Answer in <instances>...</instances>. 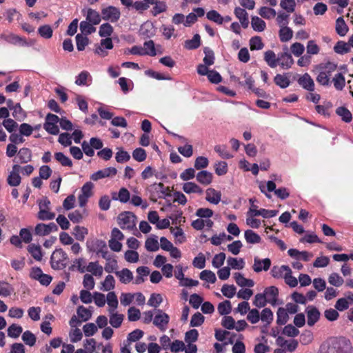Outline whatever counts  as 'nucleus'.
<instances>
[{"mask_svg":"<svg viewBox=\"0 0 353 353\" xmlns=\"http://www.w3.org/2000/svg\"><path fill=\"white\" fill-rule=\"evenodd\" d=\"M102 19L112 23L117 22L121 16L120 10L114 6H108L101 10Z\"/></svg>","mask_w":353,"mask_h":353,"instance_id":"39448f33","label":"nucleus"},{"mask_svg":"<svg viewBox=\"0 0 353 353\" xmlns=\"http://www.w3.org/2000/svg\"><path fill=\"white\" fill-rule=\"evenodd\" d=\"M212 174L208 171L203 170L196 174V180L202 185H208L212 181Z\"/></svg>","mask_w":353,"mask_h":353,"instance_id":"a211bd4d","label":"nucleus"},{"mask_svg":"<svg viewBox=\"0 0 353 353\" xmlns=\"http://www.w3.org/2000/svg\"><path fill=\"white\" fill-rule=\"evenodd\" d=\"M201 45V38L199 34H196L192 39L185 41L184 47L188 50L198 48Z\"/></svg>","mask_w":353,"mask_h":353,"instance_id":"72a5a7b5","label":"nucleus"},{"mask_svg":"<svg viewBox=\"0 0 353 353\" xmlns=\"http://www.w3.org/2000/svg\"><path fill=\"white\" fill-rule=\"evenodd\" d=\"M298 83L305 90L312 92L314 90V82L308 73L299 77Z\"/></svg>","mask_w":353,"mask_h":353,"instance_id":"f8f14e48","label":"nucleus"},{"mask_svg":"<svg viewBox=\"0 0 353 353\" xmlns=\"http://www.w3.org/2000/svg\"><path fill=\"white\" fill-rule=\"evenodd\" d=\"M77 314L83 321L89 320L92 316V312L83 306H79L77 308Z\"/></svg>","mask_w":353,"mask_h":353,"instance_id":"774afa93","label":"nucleus"},{"mask_svg":"<svg viewBox=\"0 0 353 353\" xmlns=\"http://www.w3.org/2000/svg\"><path fill=\"white\" fill-rule=\"evenodd\" d=\"M86 272H90L96 276H101L103 274V268L97 261L90 262L86 266Z\"/></svg>","mask_w":353,"mask_h":353,"instance_id":"aec40b11","label":"nucleus"},{"mask_svg":"<svg viewBox=\"0 0 353 353\" xmlns=\"http://www.w3.org/2000/svg\"><path fill=\"white\" fill-rule=\"evenodd\" d=\"M132 157L138 162H142L145 160L147 157L146 152L141 148H136L132 152Z\"/></svg>","mask_w":353,"mask_h":353,"instance_id":"69168bd1","label":"nucleus"},{"mask_svg":"<svg viewBox=\"0 0 353 353\" xmlns=\"http://www.w3.org/2000/svg\"><path fill=\"white\" fill-rule=\"evenodd\" d=\"M38 33L44 39H50L52 37L53 30L50 26L43 25L38 28Z\"/></svg>","mask_w":353,"mask_h":353,"instance_id":"864d4df0","label":"nucleus"},{"mask_svg":"<svg viewBox=\"0 0 353 353\" xmlns=\"http://www.w3.org/2000/svg\"><path fill=\"white\" fill-rule=\"evenodd\" d=\"M334 50L336 53L339 54H344L351 51V48L348 42L343 41H339L334 46Z\"/></svg>","mask_w":353,"mask_h":353,"instance_id":"c756f323","label":"nucleus"},{"mask_svg":"<svg viewBox=\"0 0 353 353\" xmlns=\"http://www.w3.org/2000/svg\"><path fill=\"white\" fill-rule=\"evenodd\" d=\"M110 313V325L114 327H119L124 319V315L121 314H118L114 312H109Z\"/></svg>","mask_w":353,"mask_h":353,"instance_id":"5701e85b","label":"nucleus"},{"mask_svg":"<svg viewBox=\"0 0 353 353\" xmlns=\"http://www.w3.org/2000/svg\"><path fill=\"white\" fill-rule=\"evenodd\" d=\"M217 310L221 315H227L231 312L232 306L230 301L221 302L217 307Z\"/></svg>","mask_w":353,"mask_h":353,"instance_id":"49530a36","label":"nucleus"},{"mask_svg":"<svg viewBox=\"0 0 353 353\" xmlns=\"http://www.w3.org/2000/svg\"><path fill=\"white\" fill-rule=\"evenodd\" d=\"M264 60L270 68H275L278 65V58L272 50H268L264 53Z\"/></svg>","mask_w":353,"mask_h":353,"instance_id":"cd10ccee","label":"nucleus"},{"mask_svg":"<svg viewBox=\"0 0 353 353\" xmlns=\"http://www.w3.org/2000/svg\"><path fill=\"white\" fill-rule=\"evenodd\" d=\"M274 81L275 84L279 86L281 88H286L290 84V79L286 74H276L274 77Z\"/></svg>","mask_w":353,"mask_h":353,"instance_id":"f704fd0d","label":"nucleus"},{"mask_svg":"<svg viewBox=\"0 0 353 353\" xmlns=\"http://www.w3.org/2000/svg\"><path fill=\"white\" fill-rule=\"evenodd\" d=\"M143 49H144L145 55L155 56L157 54L154 43L152 40H149L143 43Z\"/></svg>","mask_w":353,"mask_h":353,"instance_id":"680f3d73","label":"nucleus"},{"mask_svg":"<svg viewBox=\"0 0 353 353\" xmlns=\"http://www.w3.org/2000/svg\"><path fill=\"white\" fill-rule=\"evenodd\" d=\"M276 314V323L278 325H285L288 322L289 319V315L287 310L285 308L279 307L277 310Z\"/></svg>","mask_w":353,"mask_h":353,"instance_id":"ea45409f","label":"nucleus"},{"mask_svg":"<svg viewBox=\"0 0 353 353\" xmlns=\"http://www.w3.org/2000/svg\"><path fill=\"white\" fill-rule=\"evenodd\" d=\"M72 234L77 240L83 241L85 235L88 234V230L84 227L77 225L74 227Z\"/></svg>","mask_w":353,"mask_h":353,"instance_id":"a18cd8bd","label":"nucleus"},{"mask_svg":"<svg viewBox=\"0 0 353 353\" xmlns=\"http://www.w3.org/2000/svg\"><path fill=\"white\" fill-rule=\"evenodd\" d=\"M23 328L17 324H12L8 327V336L12 339H17L22 333Z\"/></svg>","mask_w":353,"mask_h":353,"instance_id":"473e14b6","label":"nucleus"},{"mask_svg":"<svg viewBox=\"0 0 353 353\" xmlns=\"http://www.w3.org/2000/svg\"><path fill=\"white\" fill-rule=\"evenodd\" d=\"M205 57L203 59L204 64L207 65H212L214 63V52L208 47L204 48Z\"/></svg>","mask_w":353,"mask_h":353,"instance_id":"c03bdc74","label":"nucleus"},{"mask_svg":"<svg viewBox=\"0 0 353 353\" xmlns=\"http://www.w3.org/2000/svg\"><path fill=\"white\" fill-rule=\"evenodd\" d=\"M214 151L219 154V155L223 158L229 159L233 157L228 150L225 145H217L214 146Z\"/></svg>","mask_w":353,"mask_h":353,"instance_id":"09e8293b","label":"nucleus"},{"mask_svg":"<svg viewBox=\"0 0 353 353\" xmlns=\"http://www.w3.org/2000/svg\"><path fill=\"white\" fill-rule=\"evenodd\" d=\"M328 282L332 285L340 287L344 283V280L338 273L333 272L329 276Z\"/></svg>","mask_w":353,"mask_h":353,"instance_id":"603ef678","label":"nucleus"},{"mask_svg":"<svg viewBox=\"0 0 353 353\" xmlns=\"http://www.w3.org/2000/svg\"><path fill=\"white\" fill-rule=\"evenodd\" d=\"M251 26L254 30L256 32H262L266 28L265 22L259 17L254 16L252 17Z\"/></svg>","mask_w":353,"mask_h":353,"instance_id":"bb28decb","label":"nucleus"},{"mask_svg":"<svg viewBox=\"0 0 353 353\" xmlns=\"http://www.w3.org/2000/svg\"><path fill=\"white\" fill-rule=\"evenodd\" d=\"M101 285L102 288L101 289L103 291H110L113 290L115 287V280L113 276L110 274L108 275Z\"/></svg>","mask_w":353,"mask_h":353,"instance_id":"de8ad7c7","label":"nucleus"},{"mask_svg":"<svg viewBox=\"0 0 353 353\" xmlns=\"http://www.w3.org/2000/svg\"><path fill=\"white\" fill-rule=\"evenodd\" d=\"M54 158L63 166H72V162L71 159L68 157L65 156L63 152H56L54 154Z\"/></svg>","mask_w":353,"mask_h":353,"instance_id":"37998d69","label":"nucleus"},{"mask_svg":"<svg viewBox=\"0 0 353 353\" xmlns=\"http://www.w3.org/2000/svg\"><path fill=\"white\" fill-rule=\"evenodd\" d=\"M307 317V325L313 326L320 318V312L314 306H308L305 310Z\"/></svg>","mask_w":353,"mask_h":353,"instance_id":"ddd939ff","label":"nucleus"},{"mask_svg":"<svg viewBox=\"0 0 353 353\" xmlns=\"http://www.w3.org/2000/svg\"><path fill=\"white\" fill-rule=\"evenodd\" d=\"M112 32L113 28L108 23L102 24L99 28V34L101 37H108L112 34Z\"/></svg>","mask_w":353,"mask_h":353,"instance_id":"e2e57ef3","label":"nucleus"},{"mask_svg":"<svg viewBox=\"0 0 353 353\" xmlns=\"http://www.w3.org/2000/svg\"><path fill=\"white\" fill-rule=\"evenodd\" d=\"M205 199L210 203L217 205L221 199V193L214 188H210L206 190Z\"/></svg>","mask_w":353,"mask_h":353,"instance_id":"2eb2a0df","label":"nucleus"},{"mask_svg":"<svg viewBox=\"0 0 353 353\" xmlns=\"http://www.w3.org/2000/svg\"><path fill=\"white\" fill-rule=\"evenodd\" d=\"M234 278L236 284L241 287H253L254 285L253 280L245 278L243 275L239 272L234 273Z\"/></svg>","mask_w":353,"mask_h":353,"instance_id":"6ab92c4d","label":"nucleus"},{"mask_svg":"<svg viewBox=\"0 0 353 353\" xmlns=\"http://www.w3.org/2000/svg\"><path fill=\"white\" fill-rule=\"evenodd\" d=\"M92 77L88 71H82L77 77L75 83L77 85H87L88 81H91Z\"/></svg>","mask_w":353,"mask_h":353,"instance_id":"4c0bfd02","label":"nucleus"},{"mask_svg":"<svg viewBox=\"0 0 353 353\" xmlns=\"http://www.w3.org/2000/svg\"><path fill=\"white\" fill-rule=\"evenodd\" d=\"M244 236L247 243L250 244L259 243L261 241V236L252 230H245Z\"/></svg>","mask_w":353,"mask_h":353,"instance_id":"b1692460","label":"nucleus"},{"mask_svg":"<svg viewBox=\"0 0 353 353\" xmlns=\"http://www.w3.org/2000/svg\"><path fill=\"white\" fill-rule=\"evenodd\" d=\"M200 279L211 283H214L216 281L215 274L211 270H205L200 273Z\"/></svg>","mask_w":353,"mask_h":353,"instance_id":"bf43d9fd","label":"nucleus"},{"mask_svg":"<svg viewBox=\"0 0 353 353\" xmlns=\"http://www.w3.org/2000/svg\"><path fill=\"white\" fill-rule=\"evenodd\" d=\"M263 293L265 294V297L269 303L272 305H275L276 304L279 296V290L276 287L270 286L266 288Z\"/></svg>","mask_w":353,"mask_h":353,"instance_id":"4468645a","label":"nucleus"},{"mask_svg":"<svg viewBox=\"0 0 353 353\" xmlns=\"http://www.w3.org/2000/svg\"><path fill=\"white\" fill-rule=\"evenodd\" d=\"M114 274L119 279L121 283L128 284L133 280V273L128 268H123L119 271H115Z\"/></svg>","mask_w":353,"mask_h":353,"instance_id":"dca6fc26","label":"nucleus"},{"mask_svg":"<svg viewBox=\"0 0 353 353\" xmlns=\"http://www.w3.org/2000/svg\"><path fill=\"white\" fill-rule=\"evenodd\" d=\"M94 184L91 181L86 182L81 189V194L78 196L79 205L81 208L85 207L88 199L93 195Z\"/></svg>","mask_w":353,"mask_h":353,"instance_id":"20e7f679","label":"nucleus"},{"mask_svg":"<svg viewBox=\"0 0 353 353\" xmlns=\"http://www.w3.org/2000/svg\"><path fill=\"white\" fill-rule=\"evenodd\" d=\"M107 303L109 306L108 312H114L119 305L117 296L114 292H110L107 294Z\"/></svg>","mask_w":353,"mask_h":353,"instance_id":"4be33fe9","label":"nucleus"},{"mask_svg":"<svg viewBox=\"0 0 353 353\" xmlns=\"http://www.w3.org/2000/svg\"><path fill=\"white\" fill-rule=\"evenodd\" d=\"M80 30L85 36L90 34L96 31L94 24L88 21H83L80 23Z\"/></svg>","mask_w":353,"mask_h":353,"instance_id":"a19ab883","label":"nucleus"},{"mask_svg":"<svg viewBox=\"0 0 353 353\" xmlns=\"http://www.w3.org/2000/svg\"><path fill=\"white\" fill-rule=\"evenodd\" d=\"M293 36V31L288 26L281 27L279 30V38L282 42L290 41Z\"/></svg>","mask_w":353,"mask_h":353,"instance_id":"58836bf2","label":"nucleus"},{"mask_svg":"<svg viewBox=\"0 0 353 353\" xmlns=\"http://www.w3.org/2000/svg\"><path fill=\"white\" fill-rule=\"evenodd\" d=\"M270 266L271 261L270 259H260L258 257H254L252 268L255 272L259 273L263 270L268 271Z\"/></svg>","mask_w":353,"mask_h":353,"instance_id":"9d476101","label":"nucleus"},{"mask_svg":"<svg viewBox=\"0 0 353 353\" xmlns=\"http://www.w3.org/2000/svg\"><path fill=\"white\" fill-rule=\"evenodd\" d=\"M86 21L90 22L92 24L97 25L101 22L100 14L96 10L92 8H88L87 11Z\"/></svg>","mask_w":353,"mask_h":353,"instance_id":"7c9ffc66","label":"nucleus"},{"mask_svg":"<svg viewBox=\"0 0 353 353\" xmlns=\"http://www.w3.org/2000/svg\"><path fill=\"white\" fill-rule=\"evenodd\" d=\"M22 340L23 341L28 345L32 347L35 345L36 343V336L32 333L30 331L27 330L25 331L22 334Z\"/></svg>","mask_w":353,"mask_h":353,"instance_id":"8fccbe9b","label":"nucleus"},{"mask_svg":"<svg viewBox=\"0 0 353 353\" xmlns=\"http://www.w3.org/2000/svg\"><path fill=\"white\" fill-rule=\"evenodd\" d=\"M207 18L218 24H222L224 22L223 17L216 10H210L207 13Z\"/></svg>","mask_w":353,"mask_h":353,"instance_id":"0e129e2a","label":"nucleus"},{"mask_svg":"<svg viewBox=\"0 0 353 353\" xmlns=\"http://www.w3.org/2000/svg\"><path fill=\"white\" fill-rule=\"evenodd\" d=\"M145 247L148 251H150V252L157 251L159 248L157 236H154L148 238L145 243Z\"/></svg>","mask_w":353,"mask_h":353,"instance_id":"2f4dec72","label":"nucleus"},{"mask_svg":"<svg viewBox=\"0 0 353 353\" xmlns=\"http://www.w3.org/2000/svg\"><path fill=\"white\" fill-rule=\"evenodd\" d=\"M336 32L341 37L345 36L348 32V26L343 17H339L336 21Z\"/></svg>","mask_w":353,"mask_h":353,"instance_id":"412c9836","label":"nucleus"},{"mask_svg":"<svg viewBox=\"0 0 353 353\" xmlns=\"http://www.w3.org/2000/svg\"><path fill=\"white\" fill-rule=\"evenodd\" d=\"M288 271H290V267L288 265L274 266L271 270V274L274 278L280 279L283 277V272H287Z\"/></svg>","mask_w":353,"mask_h":353,"instance_id":"79ce46f5","label":"nucleus"},{"mask_svg":"<svg viewBox=\"0 0 353 353\" xmlns=\"http://www.w3.org/2000/svg\"><path fill=\"white\" fill-rule=\"evenodd\" d=\"M117 173V170L113 167H109L94 172L90 175V179L97 181L99 179H102L107 177L114 176Z\"/></svg>","mask_w":353,"mask_h":353,"instance_id":"0eeeda50","label":"nucleus"},{"mask_svg":"<svg viewBox=\"0 0 353 353\" xmlns=\"http://www.w3.org/2000/svg\"><path fill=\"white\" fill-rule=\"evenodd\" d=\"M250 47L251 50H259L264 47L262 39L259 36H255L250 39Z\"/></svg>","mask_w":353,"mask_h":353,"instance_id":"3c124183","label":"nucleus"},{"mask_svg":"<svg viewBox=\"0 0 353 353\" xmlns=\"http://www.w3.org/2000/svg\"><path fill=\"white\" fill-rule=\"evenodd\" d=\"M21 171V166L15 164L12 166V170L10 172L8 178L7 183L12 187H16L20 185L21 178L19 174Z\"/></svg>","mask_w":353,"mask_h":353,"instance_id":"423d86ee","label":"nucleus"},{"mask_svg":"<svg viewBox=\"0 0 353 353\" xmlns=\"http://www.w3.org/2000/svg\"><path fill=\"white\" fill-rule=\"evenodd\" d=\"M28 251L35 260L39 261L42 259L41 248L39 245L30 244L28 247Z\"/></svg>","mask_w":353,"mask_h":353,"instance_id":"c85d7f7f","label":"nucleus"},{"mask_svg":"<svg viewBox=\"0 0 353 353\" xmlns=\"http://www.w3.org/2000/svg\"><path fill=\"white\" fill-rule=\"evenodd\" d=\"M350 343L343 338H330L323 342L318 353H351Z\"/></svg>","mask_w":353,"mask_h":353,"instance_id":"f257e3e1","label":"nucleus"},{"mask_svg":"<svg viewBox=\"0 0 353 353\" xmlns=\"http://www.w3.org/2000/svg\"><path fill=\"white\" fill-rule=\"evenodd\" d=\"M259 14L265 19L274 18L276 13L274 9L268 7H261L259 10Z\"/></svg>","mask_w":353,"mask_h":353,"instance_id":"052dcab7","label":"nucleus"},{"mask_svg":"<svg viewBox=\"0 0 353 353\" xmlns=\"http://www.w3.org/2000/svg\"><path fill=\"white\" fill-rule=\"evenodd\" d=\"M336 113L345 123H350L352 119V115L350 111L345 107H339L336 110Z\"/></svg>","mask_w":353,"mask_h":353,"instance_id":"a878e982","label":"nucleus"},{"mask_svg":"<svg viewBox=\"0 0 353 353\" xmlns=\"http://www.w3.org/2000/svg\"><path fill=\"white\" fill-rule=\"evenodd\" d=\"M18 157L21 163H26L31 161L32 152L29 148H23L18 152Z\"/></svg>","mask_w":353,"mask_h":353,"instance_id":"e433bc0d","label":"nucleus"},{"mask_svg":"<svg viewBox=\"0 0 353 353\" xmlns=\"http://www.w3.org/2000/svg\"><path fill=\"white\" fill-rule=\"evenodd\" d=\"M136 216L131 212H123L118 216V224L122 230L132 231L136 228Z\"/></svg>","mask_w":353,"mask_h":353,"instance_id":"7ed1b4c3","label":"nucleus"},{"mask_svg":"<svg viewBox=\"0 0 353 353\" xmlns=\"http://www.w3.org/2000/svg\"><path fill=\"white\" fill-rule=\"evenodd\" d=\"M268 301L264 293L256 294L253 301V305L256 307L261 308L267 305Z\"/></svg>","mask_w":353,"mask_h":353,"instance_id":"5fc2aeb1","label":"nucleus"},{"mask_svg":"<svg viewBox=\"0 0 353 353\" xmlns=\"http://www.w3.org/2000/svg\"><path fill=\"white\" fill-rule=\"evenodd\" d=\"M1 38L8 43L13 45H19L21 46H28L31 45V43H28L25 38L14 34H2Z\"/></svg>","mask_w":353,"mask_h":353,"instance_id":"1a4fd4ad","label":"nucleus"},{"mask_svg":"<svg viewBox=\"0 0 353 353\" xmlns=\"http://www.w3.org/2000/svg\"><path fill=\"white\" fill-rule=\"evenodd\" d=\"M169 321V316L166 313L159 310L158 314H157L154 318L153 323L161 330L164 331L166 329Z\"/></svg>","mask_w":353,"mask_h":353,"instance_id":"6e6552de","label":"nucleus"},{"mask_svg":"<svg viewBox=\"0 0 353 353\" xmlns=\"http://www.w3.org/2000/svg\"><path fill=\"white\" fill-rule=\"evenodd\" d=\"M288 50V48H286ZM294 63V59L292 55L288 52H284L278 55V64L283 69H288Z\"/></svg>","mask_w":353,"mask_h":353,"instance_id":"9b49d317","label":"nucleus"},{"mask_svg":"<svg viewBox=\"0 0 353 353\" xmlns=\"http://www.w3.org/2000/svg\"><path fill=\"white\" fill-rule=\"evenodd\" d=\"M234 14L239 19L243 28H247L249 25L248 15L245 10L237 7L234 9Z\"/></svg>","mask_w":353,"mask_h":353,"instance_id":"f3484780","label":"nucleus"},{"mask_svg":"<svg viewBox=\"0 0 353 353\" xmlns=\"http://www.w3.org/2000/svg\"><path fill=\"white\" fill-rule=\"evenodd\" d=\"M68 255L62 249H56L50 257L51 267L54 270H62L66 267Z\"/></svg>","mask_w":353,"mask_h":353,"instance_id":"f03ea898","label":"nucleus"},{"mask_svg":"<svg viewBox=\"0 0 353 353\" xmlns=\"http://www.w3.org/2000/svg\"><path fill=\"white\" fill-rule=\"evenodd\" d=\"M183 190L187 194L198 193L201 194L203 190L195 183L187 182L183 185Z\"/></svg>","mask_w":353,"mask_h":353,"instance_id":"393cba45","label":"nucleus"},{"mask_svg":"<svg viewBox=\"0 0 353 353\" xmlns=\"http://www.w3.org/2000/svg\"><path fill=\"white\" fill-rule=\"evenodd\" d=\"M77 48L79 51H82L89 43V39L86 36L78 34L76 36Z\"/></svg>","mask_w":353,"mask_h":353,"instance_id":"6e6d98bb","label":"nucleus"},{"mask_svg":"<svg viewBox=\"0 0 353 353\" xmlns=\"http://www.w3.org/2000/svg\"><path fill=\"white\" fill-rule=\"evenodd\" d=\"M228 265L234 270H242L245 266V261L243 259H236L233 257H229L227 260Z\"/></svg>","mask_w":353,"mask_h":353,"instance_id":"c9c22d12","label":"nucleus"},{"mask_svg":"<svg viewBox=\"0 0 353 353\" xmlns=\"http://www.w3.org/2000/svg\"><path fill=\"white\" fill-rule=\"evenodd\" d=\"M130 198V192L125 188H122L119 190L118 196H112L114 200H119L121 203H127Z\"/></svg>","mask_w":353,"mask_h":353,"instance_id":"13d9d810","label":"nucleus"},{"mask_svg":"<svg viewBox=\"0 0 353 353\" xmlns=\"http://www.w3.org/2000/svg\"><path fill=\"white\" fill-rule=\"evenodd\" d=\"M273 312L270 308H265L262 310L260 314V319L266 323V325H270L273 321Z\"/></svg>","mask_w":353,"mask_h":353,"instance_id":"4d7b16f0","label":"nucleus"},{"mask_svg":"<svg viewBox=\"0 0 353 353\" xmlns=\"http://www.w3.org/2000/svg\"><path fill=\"white\" fill-rule=\"evenodd\" d=\"M334 85L336 89L341 90L345 85V80L344 76L341 73H338L333 78Z\"/></svg>","mask_w":353,"mask_h":353,"instance_id":"338daca9","label":"nucleus"}]
</instances>
